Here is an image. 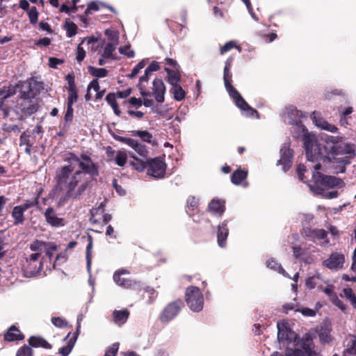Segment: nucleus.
Listing matches in <instances>:
<instances>
[{
	"label": "nucleus",
	"instance_id": "obj_1",
	"mask_svg": "<svg viewBox=\"0 0 356 356\" xmlns=\"http://www.w3.org/2000/svg\"><path fill=\"white\" fill-rule=\"evenodd\" d=\"M64 161L78 163L79 169L74 171L72 165H65L56 170L54 177L56 193H62L58 204L63 205L68 200L81 199L86 191L90 187V180L86 179L82 181L84 174L88 175L92 180H96L99 176V165L92 161L91 157L82 153L78 156L72 152L64 155Z\"/></svg>",
	"mask_w": 356,
	"mask_h": 356
},
{
	"label": "nucleus",
	"instance_id": "obj_2",
	"mask_svg": "<svg viewBox=\"0 0 356 356\" xmlns=\"http://www.w3.org/2000/svg\"><path fill=\"white\" fill-rule=\"evenodd\" d=\"M338 136H327L323 143L305 137L304 146L308 161H327L333 173L346 172V165L356 156L354 145L341 141Z\"/></svg>",
	"mask_w": 356,
	"mask_h": 356
},
{
	"label": "nucleus",
	"instance_id": "obj_3",
	"mask_svg": "<svg viewBox=\"0 0 356 356\" xmlns=\"http://www.w3.org/2000/svg\"><path fill=\"white\" fill-rule=\"evenodd\" d=\"M40 256L41 253L34 252L21 260L22 268L26 277L34 276L42 270L43 264Z\"/></svg>",
	"mask_w": 356,
	"mask_h": 356
},
{
	"label": "nucleus",
	"instance_id": "obj_4",
	"mask_svg": "<svg viewBox=\"0 0 356 356\" xmlns=\"http://www.w3.org/2000/svg\"><path fill=\"white\" fill-rule=\"evenodd\" d=\"M185 299L188 306L193 312H198L203 309V294L198 287L188 286L185 291Z\"/></svg>",
	"mask_w": 356,
	"mask_h": 356
},
{
	"label": "nucleus",
	"instance_id": "obj_5",
	"mask_svg": "<svg viewBox=\"0 0 356 356\" xmlns=\"http://www.w3.org/2000/svg\"><path fill=\"white\" fill-rule=\"evenodd\" d=\"M314 168L316 172L313 173L312 179L316 184H320L329 188L341 186L343 184V180L340 178L331 175H325L318 172L321 168V165L319 162L314 166Z\"/></svg>",
	"mask_w": 356,
	"mask_h": 356
},
{
	"label": "nucleus",
	"instance_id": "obj_6",
	"mask_svg": "<svg viewBox=\"0 0 356 356\" xmlns=\"http://www.w3.org/2000/svg\"><path fill=\"white\" fill-rule=\"evenodd\" d=\"M184 307V302L177 299L168 303L161 312L159 318L163 323H168L173 320Z\"/></svg>",
	"mask_w": 356,
	"mask_h": 356
},
{
	"label": "nucleus",
	"instance_id": "obj_7",
	"mask_svg": "<svg viewBox=\"0 0 356 356\" xmlns=\"http://www.w3.org/2000/svg\"><path fill=\"white\" fill-rule=\"evenodd\" d=\"M129 273L126 269H120L115 271L113 277L114 282L122 288L140 291L142 288L140 282L121 277V275L128 274Z\"/></svg>",
	"mask_w": 356,
	"mask_h": 356
},
{
	"label": "nucleus",
	"instance_id": "obj_8",
	"mask_svg": "<svg viewBox=\"0 0 356 356\" xmlns=\"http://www.w3.org/2000/svg\"><path fill=\"white\" fill-rule=\"evenodd\" d=\"M166 170L165 163L159 157L147 160V175L161 179L165 177Z\"/></svg>",
	"mask_w": 356,
	"mask_h": 356
},
{
	"label": "nucleus",
	"instance_id": "obj_9",
	"mask_svg": "<svg viewBox=\"0 0 356 356\" xmlns=\"http://www.w3.org/2000/svg\"><path fill=\"white\" fill-rule=\"evenodd\" d=\"M113 136L114 139L116 140L117 141L126 144L129 147L134 149L140 156L145 158L147 157L148 154L147 147L146 145L139 143L138 140L131 138L120 136L115 134H114Z\"/></svg>",
	"mask_w": 356,
	"mask_h": 356
},
{
	"label": "nucleus",
	"instance_id": "obj_10",
	"mask_svg": "<svg viewBox=\"0 0 356 356\" xmlns=\"http://www.w3.org/2000/svg\"><path fill=\"white\" fill-rule=\"evenodd\" d=\"M42 85L43 83L42 82H38L33 78L29 79L27 81L22 84L20 88L21 98L23 99H29L33 98L35 95L33 92V88L35 86H38L37 89L40 90V88H43Z\"/></svg>",
	"mask_w": 356,
	"mask_h": 356
},
{
	"label": "nucleus",
	"instance_id": "obj_11",
	"mask_svg": "<svg viewBox=\"0 0 356 356\" xmlns=\"http://www.w3.org/2000/svg\"><path fill=\"white\" fill-rule=\"evenodd\" d=\"M277 339L280 342L296 343L299 341L297 334L284 324L277 323Z\"/></svg>",
	"mask_w": 356,
	"mask_h": 356
},
{
	"label": "nucleus",
	"instance_id": "obj_12",
	"mask_svg": "<svg viewBox=\"0 0 356 356\" xmlns=\"http://www.w3.org/2000/svg\"><path fill=\"white\" fill-rule=\"evenodd\" d=\"M345 262V257L343 254L334 252L323 261V265L330 270H338L341 269Z\"/></svg>",
	"mask_w": 356,
	"mask_h": 356
},
{
	"label": "nucleus",
	"instance_id": "obj_13",
	"mask_svg": "<svg viewBox=\"0 0 356 356\" xmlns=\"http://www.w3.org/2000/svg\"><path fill=\"white\" fill-rule=\"evenodd\" d=\"M280 154L277 165H282L283 170L286 172L291 167L293 151L289 147V144L284 143L280 149Z\"/></svg>",
	"mask_w": 356,
	"mask_h": 356
},
{
	"label": "nucleus",
	"instance_id": "obj_14",
	"mask_svg": "<svg viewBox=\"0 0 356 356\" xmlns=\"http://www.w3.org/2000/svg\"><path fill=\"white\" fill-rule=\"evenodd\" d=\"M82 319H83L82 314H79L77 317V326H76V332L73 334L72 337L71 338H70L67 346H63L58 350V353L60 354L61 356H68L69 354L72 352V350L76 342L78 337L80 334L81 322Z\"/></svg>",
	"mask_w": 356,
	"mask_h": 356
},
{
	"label": "nucleus",
	"instance_id": "obj_15",
	"mask_svg": "<svg viewBox=\"0 0 356 356\" xmlns=\"http://www.w3.org/2000/svg\"><path fill=\"white\" fill-rule=\"evenodd\" d=\"M228 93L230 97L234 102L236 106L238 108H239L241 111H249L251 115H253L254 113H257V111L249 106V104L243 98V97L241 95V94L236 88Z\"/></svg>",
	"mask_w": 356,
	"mask_h": 356
},
{
	"label": "nucleus",
	"instance_id": "obj_16",
	"mask_svg": "<svg viewBox=\"0 0 356 356\" xmlns=\"http://www.w3.org/2000/svg\"><path fill=\"white\" fill-rule=\"evenodd\" d=\"M44 216L46 222L51 227H60L65 225V220L63 218L58 217L55 209L51 207L46 209Z\"/></svg>",
	"mask_w": 356,
	"mask_h": 356
},
{
	"label": "nucleus",
	"instance_id": "obj_17",
	"mask_svg": "<svg viewBox=\"0 0 356 356\" xmlns=\"http://www.w3.org/2000/svg\"><path fill=\"white\" fill-rule=\"evenodd\" d=\"M65 80L67 81V104L72 105L78 99V92L76 86L75 84L74 76L72 74H68L65 76Z\"/></svg>",
	"mask_w": 356,
	"mask_h": 356
},
{
	"label": "nucleus",
	"instance_id": "obj_18",
	"mask_svg": "<svg viewBox=\"0 0 356 356\" xmlns=\"http://www.w3.org/2000/svg\"><path fill=\"white\" fill-rule=\"evenodd\" d=\"M152 93L154 96L156 101L159 103H162L164 102V95L165 92V86L164 85L163 81L161 79L156 78L153 81L152 83Z\"/></svg>",
	"mask_w": 356,
	"mask_h": 356
},
{
	"label": "nucleus",
	"instance_id": "obj_19",
	"mask_svg": "<svg viewBox=\"0 0 356 356\" xmlns=\"http://www.w3.org/2000/svg\"><path fill=\"white\" fill-rule=\"evenodd\" d=\"M24 337V334L15 325H11L3 334V339L7 342L22 341Z\"/></svg>",
	"mask_w": 356,
	"mask_h": 356
},
{
	"label": "nucleus",
	"instance_id": "obj_20",
	"mask_svg": "<svg viewBox=\"0 0 356 356\" xmlns=\"http://www.w3.org/2000/svg\"><path fill=\"white\" fill-rule=\"evenodd\" d=\"M332 327L330 324L323 323L317 330L320 342L323 344L329 343L333 340L331 334Z\"/></svg>",
	"mask_w": 356,
	"mask_h": 356
},
{
	"label": "nucleus",
	"instance_id": "obj_21",
	"mask_svg": "<svg viewBox=\"0 0 356 356\" xmlns=\"http://www.w3.org/2000/svg\"><path fill=\"white\" fill-rule=\"evenodd\" d=\"M39 105L32 99H24V102L20 105L21 113L25 117H28L34 114L38 111Z\"/></svg>",
	"mask_w": 356,
	"mask_h": 356
},
{
	"label": "nucleus",
	"instance_id": "obj_22",
	"mask_svg": "<svg viewBox=\"0 0 356 356\" xmlns=\"http://www.w3.org/2000/svg\"><path fill=\"white\" fill-rule=\"evenodd\" d=\"M28 345L32 348H43L51 349L52 345L40 336H31L28 339Z\"/></svg>",
	"mask_w": 356,
	"mask_h": 356
},
{
	"label": "nucleus",
	"instance_id": "obj_23",
	"mask_svg": "<svg viewBox=\"0 0 356 356\" xmlns=\"http://www.w3.org/2000/svg\"><path fill=\"white\" fill-rule=\"evenodd\" d=\"M229 234V229L227 228V222L225 220L221 225L218 226V243L221 248H224L226 245V240Z\"/></svg>",
	"mask_w": 356,
	"mask_h": 356
},
{
	"label": "nucleus",
	"instance_id": "obj_24",
	"mask_svg": "<svg viewBox=\"0 0 356 356\" xmlns=\"http://www.w3.org/2000/svg\"><path fill=\"white\" fill-rule=\"evenodd\" d=\"M152 74L150 72H147V69L145 70V74L143 76H140L139 79V82L137 85L138 88L140 90V93L143 97H151L152 92H149L147 86L144 84V83H147L149 81V76Z\"/></svg>",
	"mask_w": 356,
	"mask_h": 356
},
{
	"label": "nucleus",
	"instance_id": "obj_25",
	"mask_svg": "<svg viewBox=\"0 0 356 356\" xmlns=\"http://www.w3.org/2000/svg\"><path fill=\"white\" fill-rule=\"evenodd\" d=\"M129 314L130 313L127 309L122 310H114L113 312V321L117 325H122L127 322Z\"/></svg>",
	"mask_w": 356,
	"mask_h": 356
},
{
	"label": "nucleus",
	"instance_id": "obj_26",
	"mask_svg": "<svg viewBox=\"0 0 356 356\" xmlns=\"http://www.w3.org/2000/svg\"><path fill=\"white\" fill-rule=\"evenodd\" d=\"M208 209L218 216H222L225 210V202L213 199L209 204Z\"/></svg>",
	"mask_w": 356,
	"mask_h": 356
},
{
	"label": "nucleus",
	"instance_id": "obj_27",
	"mask_svg": "<svg viewBox=\"0 0 356 356\" xmlns=\"http://www.w3.org/2000/svg\"><path fill=\"white\" fill-rule=\"evenodd\" d=\"M164 70L168 74V81L172 86L180 84L181 74L179 68L171 70L168 67H165Z\"/></svg>",
	"mask_w": 356,
	"mask_h": 356
},
{
	"label": "nucleus",
	"instance_id": "obj_28",
	"mask_svg": "<svg viewBox=\"0 0 356 356\" xmlns=\"http://www.w3.org/2000/svg\"><path fill=\"white\" fill-rule=\"evenodd\" d=\"M248 171L241 168L235 170L231 176V181L234 185H240L247 179Z\"/></svg>",
	"mask_w": 356,
	"mask_h": 356
},
{
	"label": "nucleus",
	"instance_id": "obj_29",
	"mask_svg": "<svg viewBox=\"0 0 356 356\" xmlns=\"http://www.w3.org/2000/svg\"><path fill=\"white\" fill-rule=\"evenodd\" d=\"M25 211L20 206H15L11 213L12 217L14 218V224L15 225H22L24 221Z\"/></svg>",
	"mask_w": 356,
	"mask_h": 356
},
{
	"label": "nucleus",
	"instance_id": "obj_30",
	"mask_svg": "<svg viewBox=\"0 0 356 356\" xmlns=\"http://www.w3.org/2000/svg\"><path fill=\"white\" fill-rule=\"evenodd\" d=\"M314 115H315V113H314ZM314 119L315 120L316 124L318 127H321L322 129L332 133H335L338 130V128L335 125L329 123L322 118L316 119V116L314 115Z\"/></svg>",
	"mask_w": 356,
	"mask_h": 356
},
{
	"label": "nucleus",
	"instance_id": "obj_31",
	"mask_svg": "<svg viewBox=\"0 0 356 356\" xmlns=\"http://www.w3.org/2000/svg\"><path fill=\"white\" fill-rule=\"evenodd\" d=\"M131 134L133 136L139 137L142 141L151 143L152 135L148 131L146 130H133L131 131Z\"/></svg>",
	"mask_w": 356,
	"mask_h": 356
},
{
	"label": "nucleus",
	"instance_id": "obj_32",
	"mask_svg": "<svg viewBox=\"0 0 356 356\" xmlns=\"http://www.w3.org/2000/svg\"><path fill=\"white\" fill-rule=\"evenodd\" d=\"M131 158L133 161H131L129 163L136 170L143 172L145 169H147V160L144 161L138 159L136 156H131Z\"/></svg>",
	"mask_w": 356,
	"mask_h": 356
},
{
	"label": "nucleus",
	"instance_id": "obj_33",
	"mask_svg": "<svg viewBox=\"0 0 356 356\" xmlns=\"http://www.w3.org/2000/svg\"><path fill=\"white\" fill-rule=\"evenodd\" d=\"M270 356H304V353L300 348L287 347L285 350L284 355L276 351Z\"/></svg>",
	"mask_w": 356,
	"mask_h": 356
},
{
	"label": "nucleus",
	"instance_id": "obj_34",
	"mask_svg": "<svg viewBox=\"0 0 356 356\" xmlns=\"http://www.w3.org/2000/svg\"><path fill=\"white\" fill-rule=\"evenodd\" d=\"M88 243L86 246V258L87 263V268L90 270L92 264V237L90 235L88 236Z\"/></svg>",
	"mask_w": 356,
	"mask_h": 356
},
{
	"label": "nucleus",
	"instance_id": "obj_35",
	"mask_svg": "<svg viewBox=\"0 0 356 356\" xmlns=\"http://www.w3.org/2000/svg\"><path fill=\"white\" fill-rule=\"evenodd\" d=\"M47 245V242L35 239L29 245V248L31 251L40 253Z\"/></svg>",
	"mask_w": 356,
	"mask_h": 356
},
{
	"label": "nucleus",
	"instance_id": "obj_36",
	"mask_svg": "<svg viewBox=\"0 0 356 356\" xmlns=\"http://www.w3.org/2000/svg\"><path fill=\"white\" fill-rule=\"evenodd\" d=\"M74 108L72 105L67 104V109L64 115V127H69L73 120Z\"/></svg>",
	"mask_w": 356,
	"mask_h": 356
},
{
	"label": "nucleus",
	"instance_id": "obj_37",
	"mask_svg": "<svg viewBox=\"0 0 356 356\" xmlns=\"http://www.w3.org/2000/svg\"><path fill=\"white\" fill-rule=\"evenodd\" d=\"M173 97L177 101H181L185 98L186 92L180 84L172 86Z\"/></svg>",
	"mask_w": 356,
	"mask_h": 356
},
{
	"label": "nucleus",
	"instance_id": "obj_38",
	"mask_svg": "<svg viewBox=\"0 0 356 356\" xmlns=\"http://www.w3.org/2000/svg\"><path fill=\"white\" fill-rule=\"evenodd\" d=\"M88 72L92 76L97 79L105 77L108 74V70L105 68H97L92 66L88 67Z\"/></svg>",
	"mask_w": 356,
	"mask_h": 356
},
{
	"label": "nucleus",
	"instance_id": "obj_39",
	"mask_svg": "<svg viewBox=\"0 0 356 356\" xmlns=\"http://www.w3.org/2000/svg\"><path fill=\"white\" fill-rule=\"evenodd\" d=\"M64 28L66 30V35L68 38L74 36L77 33L78 27L73 22L66 21L64 25Z\"/></svg>",
	"mask_w": 356,
	"mask_h": 356
},
{
	"label": "nucleus",
	"instance_id": "obj_40",
	"mask_svg": "<svg viewBox=\"0 0 356 356\" xmlns=\"http://www.w3.org/2000/svg\"><path fill=\"white\" fill-rule=\"evenodd\" d=\"M344 297L350 302V305L356 309V296L350 287L343 289Z\"/></svg>",
	"mask_w": 356,
	"mask_h": 356
},
{
	"label": "nucleus",
	"instance_id": "obj_41",
	"mask_svg": "<svg viewBox=\"0 0 356 356\" xmlns=\"http://www.w3.org/2000/svg\"><path fill=\"white\" fill-rule=\"evenodd\" d=\"M223 79H224L225 88L228 92H229L232 90L235 89V88L231 83L232 74L230 72V70H226L225 69H224Z\"/></svg>",
	"mask_w": 356,
	"mask_h": 356
},
{
	"label": "nucleus",
	"instance_id": "obj_42",
	"mask_svg": "<svg viewBox=\"0 0 356 356\" xmlns=\"http://www.w3.org/2000/svg\"><path fill=\"white\" fill-rule=\"evenodd\" d=\"M345 353L349 355H356V335H350Z\"/></svg>",
	"mask_w": 356,
	"mask_h": 356
},
{
	"label": "nucleus",
	"instance_id": "obj_43",
	"mask_svg": "<svg viewBox=\"0 0 356 356\" xmlns=\"http://www.w3.org/2000/svg\"><path fill=\"white\" fill-rule=\"evenodd\" d=\"M15 356H34V353L29 345L24 344L17 350Z\"/></svg>",
	"mask_w": 356,
	"mask_h": 356
},
{
	"label": "nucleus",
	"instance_id": "obj_44",
	"mask_svg": "<svg viewBox=\"0 0 356 356\" xmlns=\"http://www.w3.org/2000/svg\"><path fill=\"white\" fill-rule=\"evenodd\" d=\"M306 235L312 236L318 239H324V238H327V233L323 229H313V230L309 229V234H307L306 232Z\"/></svg>",
	"mask_w": 356,
	"mask_h": 356
},
{
	"label": "nucleus",
	"instance_id": "obj_45",
	"mask_svg": "<svg viewBox=\"0 0 356 356\" xmlns=\"http://www.w3.org/2000/svg\"><path fill=\"white\" fill-rule=\"evenodd\" d=\"M27 12L30 23L35 25L38 20L39 13L35 6H32Z\"/></svg>",
	"mask_w": 356,
	"mask_h": 356
},
{
	"label": "nucleus",
	"instance_id": "obj_46",
	"mask_svg": "<svg viewBox=\"0 0 356 356\" xmlns=\"http://www.w3.org/2000/svg\"><path fill=\"white\" fill-rule=\"evenodd\" d=\"M267 266L275 271H277L278 273H281V274H284L285 273V270L284 269L282 268V266H281V264L280 263H278L275 259H269L268 261H267Z\"/></svg>",
	"mask_w": 356,
	"mask_h": 356
},
{
	"label": "nucleus",
	"instance_id": "obj_47",
	"mask_svg": "<svg viewBox=\"0 0 356 356\" xmlns=\"http://www.w3.org/2000/svg\"><path fill=\"white\" fill-rule=\"evenodd\" d=\"M234 48H236L239 51H241V47L237 46L236 43L234 41L230 40V41L226 42L223 46H222L220 47V54L221 55H223L224 54H225L226 52L230 51L231 49H232Z\"/></svg>",
	"mask_w": 356,
	"mask_h": 356
},
{
	"label": "nucleus",
	"instance_id": "obj_48",
	"mask_svg": "<svg viewBox=\"0 0 356 356\" xmlns=\"http://www.w3.org/2000/svg\"><path fill=\"white\" fill-rule=\"evenodd\" d=\"M115 161L118 165L120 167L124 166L127 161V154L124 152L118 151L116 154Z\"/></svg>",
	"mask_w": 356,
	"mask_h": 356
},
{
	"label": "nucleus",
	"instance_id": "obj_49",
	"mask_svg": "<svg viewBox=\"0 0 356 356\" xmlns=\"http://www.w3.org/2000/svg\"><path fill=\"white\" fill-rule=\"evenodd\" d=\"M115 49V47L112 43H107L104 49L102 56L105 58H114L113 56V53Z\"/></svg>",
	"mask_w": 356,
	"mask_h": 356
},
{
	"label": "nucleus",
	"instance_id": "obj_50",
	"mask_svg": "<svg viewBox=\"0 0 356 356\" xmlns=\"http://www.w3.org/2000/svg\"><path fill=\"white\" fill-rule=\"evenodd\" d=\"M146 62L144 60L140 61L132 70L131 73L127 75L129 79H133L136 76L139 72L145 67Z\"/></svg>",
	"mask_w": 356,
	"mask_h": 356
},
{
	"label": "nucleus",
	"instance_id": "obj_51",
	"mask_svg": "<svg viewBox=\"0 0 356 356\" xmlns=\"http://www.w3.org/2000/svg\"><path fill=\"white\" fill-rule=\"evenodd\" d=\"M104 207H105V203L101 202L100 204L98 206V207L92 209L90 210V214L92 216V218H90V221L92 223H97L98 221L96 219H93V217L99 214V212L103 213L104 211Z\"/></svg>",
	"mask_w": 356,
	"mask_h": 356
},
{
	"label": "nucleus",
	"instance_id": "obj_52",
	"mask_svg": "<svg viewBox=\"0 0 356 356\" xmlns=\"http://www.w3.org/2000/svg\"><path fill=\"white\" fill-rule=\"evenodd\" d=\"M51 321L54 326L59 328L65 327L68 325L67 321L60 317H52Z\"/></svg>",
	"mask_w": 356,
	"mask_h": 356
},
{
	"label": "nucleus",
	"instance_id": "obj_53",
	"mask_svg": "<svg viewBox=\"0 0 356 356\" xmlns=\"http://www.w3.org/2000/svg\"><path fill=\"white\" fill-rule=\"evenodd\" d=\"M83 41L84 40H82V42L78 45L76 48V59L79 63H81L86 57V51L81 47V44L83 42Z\"/></svg>",
	"mask_w": 356,
	"mask_h": 356
},
{
	"label": "nucleus",
	"instance_id": "obj_54",
	"mask_svg": "<svg viewBox=\"0 0 356 356\" xmlns=\"http://www.w3.org/2000/svg\"><path fill=\"white\" fill-rule=\"evenodd\" d=\"M47 243L48 245H46L44 251L49 259H51L54 255V252L57 250V245L51 242H47Z\"/></svg>",
	"mask_w": 356,
	"mask_h": 356
},
{
	"label": "nucleus",
	"instance_id": "obj_55",
	"mask_svg": "<svg viewBox=\"0 0 356 356\" xmlns=\"http://www.w3.org/2000/svg\"><path fill=\"white\" fill-rule=\"evenodd\" d=\"M119 52L121 54L126 55L128 58H133L135 56L134 50L131 49V45L127 44L119 48Z\"/></svg>",
	"mask_w": 356,
	"mask_h": 356
},
{
	"label": "nucleus",
	"instance_id": "obj_56",
	"mask_svg": "<svg viewBox=\"0 0 356 356\" xmlns=\"http://www.w3.org/2000/svg\"><path fill=\"white\" fill-rule=\"evenodd\" d=\"M119 349V343H115L109 346L105 352L104 356H116Z\"/></svg>",
	"mask_w": 356,
	"mask_h": 356
},
{
	"label": "nucleus",
	"instance_id": "obj_57",
	"mask_svg": "<svg viewBox=\"0 0 356 356\" xmlns=\"http://www.w3.org/2000/svg\"><path fill=\"white\" fill-rule=\"evenodd\" d=\"M187 207L191 211L195 210L198 206V200L195 196H189L186 202Z\"/></svg>",
	"mask_w": 356,
	"mask_h": 356
},
{
	"label": "nucleus",
	"instance_id": "obj_58",
	"mask_svg": "<svg viewBox=\"0 0 356 356\" xmlns=\"http://www.w3.org/2000/svg\"><path fill=\"white\" fill-rule=\"evenodd\" d=\"M331 302L337 307H339L341 311L345 312L346 310V305L341 301L337 296H334L330 299Z\"/></svg>",
	"mask_w": 356,
	"mask_h": 356
},
{
	"label": "nucleus",
	"instance_id": "obj_59",
	"mask_svg": "<svg viewBox=\"0 0 356 356\" xmlns=\"http://www.w3.org/2000/svg\"><path fill=\"white\" fill-rule=\"evenodd\" d=\"M30 136L27 134L25 131L23 132L19 138V146L22 147V145H29L31 143H30Z\"/></svg>",
	"mask_w": 356,
	"mask_h": 356
},
{
	"label": "nucleus",
	"instance_id": "obj_60",
	"mask_svg": "<svg viewBox=\"0 0 356 356\" xmlns=\"http://www.w3.org/2000/svg\"><path fill=\"white\" fill-rule=\"evenodd\" d=\"M39 204L38 198H35L34 200H27L26 202L22 205H19L22 207V208L26 211L29 208H31L34 206H37Z\"/></svg>",
	"mask_w": 356,
	"mask_h": 356
},
{
	"label": "nucleus",
	"instance_id": "obj_61",
	"mask_svg": "<svg viewBox=\"0 0 356 356\" xmlns=\"http://www.w3.org/2000/svg\"><path fill=\"white\" fill-rule=\"evenodd\" d=\"M116 97L115 92H109L106 97V101L111 106H113L118 104Z\"/></svg>",
	"mask_w": 356,
	"mask_h": 356
},
{
	"label": "nucleus",
	"instance_id": "obj_62",
	"mask_svg": "<svg viewBox=\"0 0 356 356\" xmlns=\"http://www.w3.org/2000/svg\"><path fill=\"white\" fill-rule=\"evenodd\" d=\"M112 186L119 195H124L126 194V191L122 188V187L120 185L118 184V180L116 179H113Z\"/></svg>",
	"mask_w": 356,
	"mask_h": 356
},
{
	"label": "nucleus",
	"instance_id": "obj_63",
	"mask_svg": "<svg viewBox=\"0 0 356 356\" xmlns=\"http://www.w3.org/2000/svg\"><path fill=\"white\" fill-rule=\"evenodd\" d=\"M323 291L330 297V300L336 295L334 293V286L332 284H328L323 289Z\"/></svg>",
	"mask_w": 356,
	"mask_h": 356
},
{
	"label": "nucleus",
	"instance_id": "obj_64",
	"mask_svg": "<svg viewBox=\"0 0 356 356\" xmlns=\"http://www.w3.org/2000/svg\"><path fill=\"white\" fill-rule=\"evenodd\" d=\"M146 69H147V72H150L152 74L154 72H156V71L159 70L160 65L158 62L152 61Z\"/></svg>",
	"mask_w": 356,
	"mask_h": 356
}]
</instances>
